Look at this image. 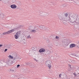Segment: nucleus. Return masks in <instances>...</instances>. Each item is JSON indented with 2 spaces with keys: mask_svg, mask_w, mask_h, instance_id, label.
Listing matches in <instances>:
<instances>
[{
  "mask_svg": "<svg viewBox=\"0 0 79 79\" xmlns=\"http://www.w3.org/2000/svg\"><path fill=\"white\" fill-rule=\"evenodd\" d=\"M68 16V13H65L64 15L62 14L59 17V19L64 24H66V22L72 23L73 25L77 24L79 25V20H77V15L75 14H73Z\"/></svg>",
  "mask_w": 79,
  "mask_h": 79,
  "instance_id": "nucleus-1",
  "label": "nucleus"
},
{
  "mask_svg": "<svg viewBox=\"0 0 79 79\" xmlns=\"http://www.w3.org/2000/svg\"><path fill=\"white\" fill-rule=\"evenodd\" d=\"M69 44H70V42L69 40H63L60 42V45H61V46H63L64 45L68 46Z\"/></svg>",
  "mask_w": 79,
  "mask_h": 79,
  "instance_id": "nucleus-2",
  "label": "nucleus"
},
{
  "mask_svg": "<svg viewBox=\"0 0 79 79\" xmlns=\"http://www.w3.org/2000/svg\"><path fill=\"white\" fill-rule=\"evenodd\" d=\"M11 63V60H8L6 62H5V60H2L0 61V65L3 64V65H6V64H9Z\"/></svg>",
  "mask_w": 79,
  "mask_h": 79,
  "instance_id": "nucleus-3",
  "label": "nucleus"
},
{
  "mask_svg": "<svg viewBox=\"0 0 79 79\" xmlns=\"http://www.w3.org/2000/svg\"><path fill=\"white\" fill-rule=\"evenodd\" d=\"M51 63H52V61L51 60H49L46 61L45 64L46 65H48V67L49 69H51L52 67Z\"/></svg>",
  "mask_w": 79,
  "mask_h": 79,
  "instance_id": "nucleus-4",
  "label": "nucleus"
},
{
  "mask_svg": "<svg viewBox=\"0 0 79 79\" xmlns=\"http://www.w3.org/2000/svg\"><path fill=\"white\" fill-rule=\"evenodd\" d=\"M13 60L14 61H18V60H21V58L18 57L17 55L14 54V55Z\"/></svg>",
  "mask_w": 79,
  "mask_h": 79,
  "instance_id": "nucleus-5",
  "label": "nucleus"
},
{
  "mask_svg": "<svg viewBox=\"0 0 79 79\" xmlns=\"http://www.w3.org/2000/svg\"><path fill=\"white\" fill-rule=\"evenodd\" d=\"M39 27L40 29H41V30H43V31H45V30L47 29V27L43 25L40 26Z\"/></svg>",
  "mask_w": 79,
  "mask_h": 79,
  "instance_id": "nucleus-6",
  "label": "nucleus"
},
{
  "mask_svg": "<svg viewBox=\"0 0 79 79\" xmlns=\"http://www.w3.org/2000/svg\"><path fill=\"white\" fill-rule=\"evenodd\" d=\"M40 15L41 16H48V13H44L42 11H40Z\"/></svg>",
  "mask_w": 79,
  "mask_h": 79,
  "instance_id": "nucleus-7",
  "label": "nucleus"
},
{
  "mask_svg": "<svg viewBox=\"0 0 79 79\" xmlns=\"http://www.w3.org/2000/svg\"><path fill=\"white\" fill-rule=\"evenodd\" d=\"M15 76L16 77V78H18V79H24V77H21L19 75H16Z\"/></svg>",
  "mask_w": 79,
  "mask_h": 79,
  "instance_id": "nucleus-8",
  "label": "nucleus"
},
{
  "mask_svg": "<svg viewBox=\"0 0 79 79\" xmlns=\"http://www.w3.org/2000/svg\"><path fill=\"white\" fill-rule=\"evenodd\" d=\"M16 5L15 4L12 5L10 6V7L13 9H15V8H16Z\"/></svg>",
  "mask_w": 79,
  "mask_h": 79,
  "instance_id": "nucleus-9",
  "label": "nucleus"
},
{
  "mask_svg": "<svg viewBox=\"0 0 79 79\" xmlns=\"http://www.w3.org/2000/svg\"><path fill=\"white\" fill-rule=\"evenodd\" d=\"M45 51V49L44 48L41 49L39 51L40 53H42V52H44Z\"/></svg>",
  "mask_w": 79,
  "mask_h": 79,
  "instance_id": "nucleus-10",
  "label": "nucleus"
},
{
  "mask_svg": "<svg viewBox=\"0 0 79 79\" xmlns=\"http://www.w3.org/2000/svg\"><path fill=\"white\" fill-rule=\"evenodd\" d=\"M10 71L12 72V73H14V72L16 71V69L15 68H12L10 69Z\"/></svg>",
  "mask_w": 79,
  "mask_h": 79,
  "instance_id": "nucleus-11",
  "label": "nucleus"
},
{
  "mask_svg": "<svg viewBox=\"0 0 79 79\" xmlns=\"http://www.w3.org/2000/svg\"><path fill=\"white\" fill-rule=\"evenodd\" d=\"M76 46V44H72L70 45L69 47L70 48H73V47H74Z\"/></svg>",
  "mask_w": 79,
  "mask_h": 79,
  "instance_id": "nucleus-12",
  "label": "nucleus"
},
{
  "mask_svg": "<svg viewBox=\"0 0 79 79\" xmlns=\"http://www.w3.org/2000/svg\"><path fill=\"white\" fill-rule=\"evenodd\" d=\"M16 35H17L19 37L20 36H21V31H19L18 32L16 33Z\"/></svg>",
  "mask_w": 79,
  "mask_h": 79,
  "instance_id": "nucleus-13",
  "label": "nucleus"
},
{
  "mask_svg": "<svg viewBox=\"0 0 79 79\" xmlns=\"http://www.w3.org/2000/svg\"><path fill=\"white\" fill-rule=\"evenodd\" d=\"M46 54L48 55H50L51 53V51L47 50L46 51Z\"/></svg>",
  "mask_w": 79,
  "mask_h": 79,
  "instance_id": "nucleus-14",
  "label": "nucleus"
},
{
  "mask_svg": "<svg viewBox=\"0 0 79 79\" xmlns=\"http://www.w3.org/2000/svg\"><path fill=\"white\" fill-rule=\"evenodd\" d=\"M3 1L4 3L6 4V3H8V2H10V0H4Z\"/></svg>",
  "mask_w": 79,
  "mask_h": 79,
  "instance_id": "nucleus-15",
  "label": "nucleus"
},
{
  "mask_svg": "<svg viewBox=\"0 0 79 79\" xmlns=\"http://www.w3.org/2000/svg\"><path fill=\"white\" fill-rule=\"evenodd\" d=\"M7 34H10L9 33V32L8 31L6 32H4L2 33V35H6Z\"/></svg>",
  "mask_w": 79,
  "mask_h": 79,
  "instance_id": "nucleus-16",
  "label": "nucleus"
},
{
  "mask_svg": "<svg viewBox=\"0 0 79 79\" xmlns=\"http://www.w3.org/2000/svg\"><path fill=\"white\" fill-rule=\"evenodd\" d=\"M30 66L31 68H34L35 67V66L34 64H31L30 65Z\"/></svg>",
  "mask_w": 79,
  "mask_h": 79,
  "instance_id": "nucleus-17",
  "label": "nucleus"
},
{
  "mask_svg": "<svg viewBox=\"0 0 79 79\" xmlns=\"http://www.w3.org/2000/svg\"><path fill=\"white\" fill-rule=\"evenodd\" d=\"M75 4H77V5H79V0H75Z\"/></svg>",
  "mask_w": 79,
  "mask_h": 79,
  "instance_id": "nucleus-18",
  "label": "nucleus"
},
{
  "mask_svg": "<svg viewBox=\"0 0 79 79\" xmlns=\"http://www.w3.org/2000/svg\"><path fill=\"white\" fill-rule=\"evenodd\" d=\"M14 31H15V30L14 29L11 30H10V31H8L9 33V34H10V33H11V32H14Z\"/></svg>",
  "mask_w": 79,
  "mask_h": 79,
  "instance_id": "nucleus-19",
  "label": "nucleus"
},
{
  "mask_svg": "<svg viewBox=\"0 0 79 79\" xmlns=\"http://www.w3.org/2000/svg\"><path fill=\"white\" fill-rule=\"evenodd\" d=\"M15 39H18V38L19 37L17 35H16V34L15 35Z\"/></svg>",
  "mask_w": 79,
  "mask_h": 79,
  "instance_id": "nucleus-20",
  "label": "nucleus"
},
{
  "mask_svg": "<svg viewBox=\"0 0 79 79\" xmlns=\"http://www.w3.org/2000/svg\"><path fill=\"white\" fill-rule=\"evenodd\" d=\"M31 32L35 33V32H37V31H36L35 30H31Z\"/></svg>",
  "mask_w": 79,
  "mask_h": 79,
  "instance_id": "nucleus-21",
  "label": "nucleus"
},
{
  "mask_svg": "<svg viewBox=\"0 0 79 79\" xmlns=\"http://www.w3.org/2000/svg\"><path fill=\"white\" fill-rule=\"evenodd\" d=\"M14 55H13V56H11V55H9V56H8V58H12V59H13V58H14Z\"/></svg>",
  "mask_w": 79,
  "mask_h": 79,
  "instance_id": "nucleus-22",
  "label": "nucleus"
},
{
  "mask_svg": "<svg viewBox=\"0 0 79 79\" xmlns=\"http://www.w3.org/2000/svg\"><path fill=\"white\" fill-rule=\"evenodd\" d=\"M73 74L74 75L75 77H77V76H79V75H77V74H76L75 73H74Z\"/></svg>",
  "mask_w": 79,
  "mask_h": 79,
  "instance_id": "nucleus-23",
  "label": "nucleus"
},
{
  "mask_svg": "<svg viewBox=\"0 0 79 79\" xmlns=\"http://www.w3.org/2000/svg\"><path fill=\"white\" fill-rule=\"evenodd\" d=\"M27 39H30V38H31V36H30V35H27Z\"/></svg>",
  "mask_w": 79,
  "mask_h": 79,
  "instance_id": "nucleus-24",
  "label": "nucleus"
},
{
  "mask_svg": "<svg viewBox=\"0 0 79 79\" xmlns=\"http://www.w3.org/2000/svg\"><path fill=\"white\" fill-rule=\"evenodd\" d=\"M66 6V4H63L62 5V6L63 7H65Z\"/></svg>",
  "mask_w": 79,
  "mask_h": 79,
  "instance_id": "nucleus-25",
  "label": "nucleus"
},
{
  "mask_svg": "<svg viewBox=\"0 0 79 79\" xmlns=\"http://www.w3.org/2000/svg\"><path fill=\"white\" fill-rule=\"evenodd\" d=\"M34 60H35V61H36V62H39V60L36 59L35 58L34 59Z\"/></svg>",
  "mask_w": 79,
  "mask_h": 79,
  "instance_id": "nucleus-26",
  "label": "nucleus"
},
{
  "mask_svg": "<svg viewBox=\"0 0 79 79\" xmlns=\"http://www.w3.org/2000/svg\"><path fill=\"white\" fill-rule=\"evenodd\" d=\"M55 38L56 39H59V37L57 36H56Z\"/></svg>",
  "mask_w": 79,
  "mask_h": 79,
  "instance_id": "nucleus-27",
  "label": "nucleus"
},
{
  "mask_svg": "<svg viewBox=\"0 0 79 79\" xmlns=\"http://www.w3.org/2000/svg\"><path fill=\"white\" fill-rule=\"evenodd\" d=\"M71 1H72V2H74L75 3V2H76V1H75L74 0H70Z\"/></svg>",
  "mask_w": 79,
  "mask_h": 79,
  "instance_id": "nucleus-28",
  "label": "nucleus"
},
{
  "mask_svg": "<svg viewBox=\"0 0 79 79\" xmlns=\"http://www.w3.org/2000/svg\"><path fill=\"white\" fill-rule=\"evenodd\" d=\"M61 74H60L59 75V77L61 78Z\"/></svg>",
  "mask_w": 79,
  "mask_h": 79,
  "instance_id": "nucleus-29",
  "label": "nucleus"
},
{
  "mask_svg": "<svg viewBox=\"0 0 79 79\" xmlns=\"http://www.w3.org/2000/svg\"><path fill=\"white\" fill-rule=\"evenodd\" d=\"M20 66V65L18 64L17 66V68H18Z\"/></svg>",
  "mask_w": 79,
  "mask_h": 79,
  "instance_id": "nucleus-30",
  "label": "nucleus"
},
{
  "mask_svg": "<svg viewBox=\"0 0 79 79\" xmlns=\"http://www.w3.org/2000/svg\"><path fill=\"white\" fill-rule=\"evenodd\" d=\"M7 50H8V49H5V50L4 51L5 52H6V51H7Z\"/></svg>",
  "mask_w": 79,
  "mask_h": 79,
  "instance_id": "nucleus-31",
  "label": "nucleus"
},
{
  "mask_svg": "<svg viewBox=\"0 0 79 79\" xmlns=\"http://www.w3.org/2000/svg\"><path fill=\"white\" fill-rule=\"evenodd\" d=\"M71 69H69L68 70V71H71Z\"/></svg>",
  "mask_w": 79,
  "mask_h": 79,
  "instance_id": "nucleus-32",
  "label": "nucleus"
},
{
  "mask_svg": "<svg viewBox=\"0 0 79 79\" xmlns=\"http://www.w3.org/2000/svg\"><path fill=\"white\" fill-rule=\"evenodd\" d=\"M32 2H35V0H32Z\"/></svg>",
  "mask_w": 79,
  "mask_h": 79,
  "instance_id": "nucleus-33",
  "label": "nucleus"
},
{
  "mask_svg": "<svg viewBox=\"0 0 79 79\" xmlns=\"http://www.w3.org/2000/svg\"><path fill=\"white\" fill-rule=\"evenodd\" d=\"M13 78H15V75H13Z\"/></svg>",
  "mask_w": 79,
  "mask_h": 79,
  "instance_id": "nucleus-34",
  "label": "nucleus"
},
{
  "mask_svg": "<svg viewBox=\"0 0 79 79\" xmlns=\"http://www.w3.org/2000/svg\"><path fill=\"white\" fill-rule=\"evenodd\" d=\"M2 47V44H0V47Z\"/></svg>",
  "mask_w": 79,
  "mask_h": 79,
  "instance_id": "nucleus-35",
  "label": "nucleus"
},
{
  "mask_svg": "<svg viewBox=\"0 0 79 79\" xmlns=\"http://www.w3.org/2000/svg\"><path fill=\"white\" fill-rule=\"evenodd\" d=\"M18 41L19 42H20V41Z\"/></svg>",
  "mask_w": 79,
  "mask_h": 79,
  "instance_id": "nucleus-36",
  "label": "nucleus"
},
{
  "mask_svg": "<svg viewBox=\"0 0 79 79\" xmlns=\"http://www.w3.org/2000/svg\"><path fill=\"white\" fill-rule=\"evenodd\" d=\"M69 66H70V67H71V65H69Z\"/></svg>",
  "mask_w": 79,
  "mask_h": 79,
  "instance_id": "nucleus-37",
  "label": "nucleus"
},
{
  "mask_svg": "<svg viewBox=\"0 0 79 79\" xmlns=\"http://www.w3.org/2000/svg\"><path fill=\"white\" fill-rule=\"evenodd\" d=\"M72 61H73H73H74L72 60Z\"/></svg>",
  "mask_w": 79,
  "mask_h": 79,
  "instance_id": "nucleus-38",
  "label": "nucleus"
},
{
  "mask_svg": "<svg viewBox=\"0 0 79 79\" xmlns=\"http://www.w3.org/2000/svg\"><path fill=\"white\" fill-rule=\"evenodd\" d=\"M0 0V1H2V0Z\"/></svg>",
  "mask_w": 79,
  "mask_h": 79,
  "instance_id": "nucleus-39",
  "label": "nucleus"
},
{
  "mask_svg": "<svg viewBox=\"0 0 79 79\" xmlns=\"http://www.w3.org/2000/svg\"><path fill=\"white\" fill-rule=\"evenodd\" d=\"M0 16H1V15H0Z\"/></svg>",
  "mask_w": 79,
  "mask_h": 79,
  "instance_id": "nucleus-40",
  "label": "nucleus"
},
{
  "mask_svg": "<svg viewBox=\"0 0 79 79\" xmlns=\"http://www.w3.org/2000/svg\"><path fill=\"white\" fill-rule=\"evenodd\" d=\"M78 74H79V73H78Z\"/></svg>",
  "mask_w": 79,
  "mask_h": 79,
  "instance_id": "nucleus-41",
  "label": "nucleus"
}]
</instances>
